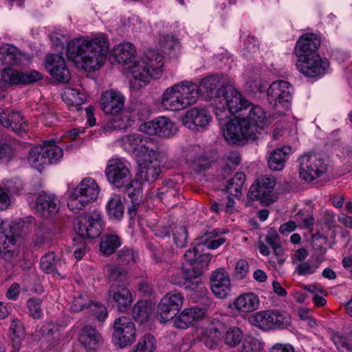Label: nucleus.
<instances>
[{
  "mask_svg": "<svg viewBox=\"0 0 352 352\" xmlns=\"http://www.w3.org/2000/svg\"><path fill=\"white\" fill-rule=\"evenodd\" d=\"M109 51L108 36L103 33L75 38L67 43L66 56L79 69L87 72L99 69Z\"/></svg>",
  "mask_w": 352,
  "mask_h": 352,
  "instance_id": "nucleus-1",
  "label": "nucleus"
},
{
  "mask_svg": "<svg viewBox=\"0 0 352 352\" xmlns=\"http://www.w3.org/2000/svg\"><path fill=\"white\" fill-rule=\"evenodd\" d=\"M276 118V115L272 118L267 116L263 108L250 102L244 116L230 119L222 126V135L228 144L242 146L256 140L261 130Z\"/></svg>",
  "mask_w": 352,
  "mask_h": 352,
  "instance_id": "nucleus-2",
  "label": "nucleus"
},
{
  "mask_svg": "<svg viewBox=\"0 0 352 352\" xmlns=\"http://www.w3.org/2000/svg\"><path fill=\"white\" fill-rule=\"evenodd\" d=\"M164 56L155 50H150L130 67L131 78L130 88L138 91L147 85L152 80L161 78L164 72Z\"/></svg>",
  "mask_w": 352,
  "mask_h": 352,
  "instance_id": "nucleus-3",
  "label": "nucleus"
},
{
  "mask_svg": "<svg viewBox=\"0 0 352 352\" xmlns=\"http://www.w3.org/2000/svg\"><path fill=\"white\" fill-rule=\"evenodd\" d=\"M214 113L219 122H223L231 116L241 117L246 113L250 102L233 86L219 88L212 99Z\"/></svg>",
  "mask_w": 352,
  "mask_h": 352,
  "instance_id": "nucleus-4",
  "label": "nucleus"
},
{
  "mask_svg": "<svg viewBox=\"0 0 352 352\" xmlns=\"http://www.w3.org/2000/svg\"><path fill=\"white\" fill-rule=\"evenodd\" d=\"M199 96L196 84L183 80L168 87L161 96V107L166 111L177 112L187 109L197 101Z\"/></svg>",
  "mask_w": 352,
  "mask_h": 352,
  "instance_id": "nucleus-5",
  "label": "nucleus"
},
{
  "mask_svg": "<svg viewBox=\"0 0 352 352\" xmlns=\"http://www.w3.org/2000/svg\"><path fill=\"white\" fill-rule=\"evenodd\" d=\"M100 192L97 182L92 177H85L75 188L67 190V206L77 213L95 201Z\"/></svg>",
  "mask_w": 352,
  "mask_h": 352,
  "instance_id": "nucleus-6",
  "label": "nucleus"
},
{
  "mask_svg": "<svg viewBox=\"0 0 352 352\" xmlns=\"http://www.w3.org/2000/svg\"><path fill=\"white\" fill-rule=\"evenodd\" d=\"M104 226L103 215L100 210L95 209L80 215L75 225L77 234L82 238L98 237Z\"/></svg>",
  "mask_w": 352,
  "mask_h": 352,
  "instance_id": "nucleus-7",
  "label": "nucleus"
},
{
  "mask_svg": "<svg viewBox=\"0 0 352 352\" xmlns=\"http://www.w3.org/2000/svg\"><path fill=\"white\" fill-rule=\"evenodd\" d=\"M138 163V175L139 178L147 182L155 181L162 173L163 168V155L160 148L154 149L136 160Z\"/></svg>",
  "mask_w": 352,
  "mask_h": 352,
  "instance_id": "nucleus-8",
  "label": "nucleus"
},
{
  "mask_svg": "<svg viewBox=\"0 0 352 352\" xmlns=\"http://www.w3.org/2000/svg\"><path fill=\"white\" fill-rule=\"evenodd\" d=\"M250 323L262 330L287 328L291 324V317L287 313L267 310L256 312L249 317Z\"/></svg>",
  "mask_w": 352,
  "mask_h": 352,
  "instance_id": "nucleus-9",
  "label": "nucleus"
},
{
  "mask_svg": "<svg viewBox=\"0 0 352 352\" xmlns=\"http://www.w3.org/2000/svg\"><path fill=\"white\" fill-rule=\"evenodd\" d=\"M120 143L123 149L133 154L136 160L159 147L155 139L142 133L125 135L121 138Z\"/></svg>",
  "mask_w": 352,
  "mask_h": 352,
  "instance_id": "nucleus-10",
  "label": "nucleus"
},
{
  "mask_svg": "<svg viewBox=\"0 0 352 352\" xmlns=\"http://www.w3.org/2000/svg\"><path fill=\"white\" fill-rule=\"evenodd\" d=\"M136 327L132 320L126 316L116 319L113 327L112 342L120 349L131 346L136 340Z\"/></svg>",
  "mask_w": 352,
  "mask_h": 352,
  "instance_id": "nucleus-11",
  "label": "nucleus"
},
{
  "mask_svg": "<svg viewBox=\"0 0 352 352\" xmlns=\"http://www.w3.org/2000/svg\"><path fill=\"white\" fill-rule=\"evenodd\" d=\"M293 87L291 84L285 80H276L273 82L269 87L267 92L268 102L276 107H282L287 111L290 106Z\"/></svg>",
  "mask_w": 352,
  "mask_h": 352,
  "instance_id": "nucleus-12",
  "label": "nucleus"
},
{
  "mask_svg": "<svg viewBox=\"0 0 352 352\" xmlns=\"http://www.w3.org/2000/svg\"><path fill=\"white\" fill-rule=\"evenodd\" d=\"M299 174L300 177L307 182L320 177L327 170L323 160L316 153H306L298 158Z\"/></svg>",
  "mask_w": 352,
  "mask_h": 352,
  "instance_id": "nucleus-13",
  "label": "nucleus"
},
{
  "mask_svg": "<svg viewBox=\"0 0 352 352\" xmlns=\"http://www.w3.org/2000/svg\"><path fill=\"white\" fill-rule=\"evenodd\" d=\"M273 177L263 176L250 186L248 196L252 200H258L261 204L268 205L275 201L273 190L276 185Z\"/></svg>",
  "mask_w": 352,
  "mask_h": 352,
  "instance_id": "nucleus-14",
  "label": "nucleus"
},
{
  "mask_svg": "<svg viewBox=\"0 0 352 352\" xmlns=\"http://www.w3.org/2000/svg\"><path fill=\"white\" fill-rule=\"evenodd\" d=\"M109 182L116 188H122L131 179L129 162L121 158H113L108 162L105 170Z\"/></svg>",
  "mask_w": 352,
  "mask_h": 352,
  "instance_id": "nucleus-15",
  "label": "nucleus"
},
{
  "mask_svg": "<svg viewBox=\"0 0 352 352\" xmlns=\"http://www.w3.org/2000/svg\"><path fill=\"white\" fill-rule=\"evenodd\" d=\"M20 234L19 223L2 221L0 224V254L5 259L14 255V245L16 237Z\"/></svg>",
  "mask_w": 352,
  "mask_h": 352,
  "instance_id": "nucleus-16",
  "label": "nucleus"
},
{
  "mask_svg": "<svg viewBox=\"0 0 352 352\" xmlns=\"http://www.w3.org/2000/svg\"><path fill=\"white\" fill-rule=\"evenodd\" d=\"M140 130L148 135L169 138L174 136L178 129L175 123L169 118L159 116L141 124Z\"/></svg>",
  "mask_w": 352,
  "mask_h": 352,
  "instance_id": "nucleus-17",
  "label": "nucleus"
},
{
  "mask_svg": "<svg viewBox=\"0 0 352 352\" xmlns=\"http://www.w3.org/2000/svg\"><path fill=\"white\" fill-rule=\"evenodd\" d=\"M329 66L328 60L322 58L318 54L298 58L296 62L297 69L303 75L311 78L323 76Z\"/></svg>",
  "mask_w": 352,
  "mask_h": 352,
  "instance_id": "nucleus-18",
  "label": "nucleus"
},
{
  "mask_svg": "<svg viewBox=\"0 0 352 352\" xmlns=\"http://www.w3.org/2000/svg\"><path fill=\"white\" fill-rule=\"evenodd\" d=\"M211 120L210 112L205 108L197 107L187 110L182 118L184 126L195 131L206 130Z\"/></svg>",
  "mask_w": 352,
  "mask_h": 352,
  "instance_id": "nucleus-19",
  "label": "nucleus"
},
{
  "mask_svg": "<svg viewBox=\"0 0 352 352\" xmlns=\"http://www.w3.org/2000/svg\"><path fill=\"white\" fill-rule=\"evenodd\" d=\"M107 300L116 306L119 311L124 312L131 307L133 296L131 291L126 286L113 283L109 289Z\"/></svg>",
  "mask_w": 352,
  "mask_h": 352,
  "instance_id": "nucleus-20",
  "label": "nucleus"
},
{
  "mask_svg": "<svg viewBox=\"0 0 352 352\" xmlns=\"http://www.w3.org/2000/svg\"><path fill=\"white\" fill-rule=\"evenodd\" d=\"M125 98L120 91L113 89L103 92L100 98V104L103 111L107 114L120 113L124 105Z\"/></svg>",
  "mask_w": 352,
  "mask_h": 352,
  "instance_id": "nucleus-21",
  "label": "nucleus"
},
{
  "mask_svg": "<svg viewBox=\"0 0 352 352\" xmlns=\"http://www.w3.org/2000/svg\"><path fill=\"white\" fill-rule=\"evenodd\" d=\"M210 288L214 295L219 298H226L231 289L228 274L223 268L214 271L210 277Z\"/></svg>",
  "mask_w": 352,
  "mask_h": 352,
  "instance_id": "nucleus-22",
  "label": "nucleus"
},
{
  "mask_svg": "<svg viewBox=\"0 0 352 352\" xmlns=\"http://www.w3.org/2000/svg\"><path fill=\"white\" fill-rule=\"evenodd\" d=\"M59 200L54 195L40 194L34 204L35 212L43 218H50L59 210Z\"/></svg>",
  "mask_w": 352,
  "mask_h": 352,
  "instance_id": "nucleus-23",
  "label": "nucleus"
},
{
  "mask_svg": "<svg viewBox=\"0 0 352 352\" xmlns=\"http://www.w3.org/2000/svg\"><path fill=\"white\" fill-rule=\"evenodd\" d=\"M45 67L51 76L60 82H67L69 72L64 58L59 54H50L45 57Z\"/></svg>",
  "mask_w": 352,
  "mask_h": 352,
  "instance_id": "nucleus-24",
  "label": "nucleus"
},
{
  "mask_svg": "<svg viewBox=\"0 0 352 352\" xmlns=\"http://www.w3.org/2000/svg\"><path fill=\"white\" fill-rule=\"evenodd\" d=\"M260 307V299L253 292L244 293L237 296L229 307L239 314H247L257 310Z\"/></svg>",
  "mask_w": 352,
  "mask_h": 352,
  "instance_id": "nucleus-25",
  "label": "nucleus"
},
{
  "mask_svg": "<svg viewBox=\"0 0 352 352\" xmlns=\"http://www.w3.org/2000/svg\"><path fill=\"white\" fill-rule=\"evenodd\" d=\"M203 246L199 243V238L197 239L196 245L190 248L184 254V258L190 265H194L199 271L204 270L208 266L211 260V255L208 253H204Z\"/></svg>",
  "mask_w": 352,
  "mask_h": 352,
  "instance_id": "nucleus-26",
  "label": "nucleus"
},
{
  "mask_svg": "<svg viewBox=\"0 0 352 352\" xmlns=\"http://www.w3.org/2000/svg\"><path fill=\"white\" fill-rule=\"evenodd\" d=\"M320 45V38L314 34H305L300 36L296 45L295 53L298 58L307 57L318 54Z\"/></svg>",
  "mask_w": 352,
  "mask_h": 352,
  "instance_id": "nucleus-27",
  "label": "nucleus"
},
{
  "mask_svg": "<svg viewBox=\"0 0 352 352\" xmlns=\"http://www.w3.org/2000/svg\"><path fill=\"white\" fill-rule=\"evenodd\" d=\"M0 122L3 126L10 128L19 135H22L28 130L26 120L18 111H12L6 116L3 110L0 109Z\"/></svg>",
  "mask_w": 352,
  "mask_h": 352,
  "instance_id": "nucleus-28",
  "label": "nucleus"
},
{
  "mask_svg": "<svg viewBox=\"0 0 352 352\" xmlns=\"http://www.w3.org/2000/svg\"><path fill=\"white\" fill-rule=\"evenodd\" d=\"M195 272L191 268H186L183 267V273L185 278L184 289L195 293L202 294L204 292L206 288L204 284L199 277V274L201 273Z\"/></svg>",
  "mask_w": 352,
  "mask_h": 352,
  "instance_id": "nucleus-29",
  "label": "nucleus"
},
{
  "mask_svg": "<svg viewBox=\"0 0 352 352\" xmlns=\"http://www.w3.org/2000/svg\"><path fill=\"white\" fill-rule=\"evenodd\" d=\"M135 47L129 42H124L115 45L111 51L118 63L126 64L131 60L135 55Z\"/></svg>",
  "mask_w": 352,
  "mask_h": 352,
  "instance_id": "nucleus-30",
  "label": "nucleus"
},
{
  "mask_svg": "<svg viewBox=\"0 0 352 352\" xmlns=\"http://www.w3.org/2000/svg\"><path fill=\"white\" fill-rule=\"evenodd\" d=\"M291 151L292 148L288 146L274 150L268 158L269 168L273 170H281Z\"/></svg>",
  "mask_w": 352,
  "mask_h": 352,
  "instance_id": "nucleus-31",
  "label": "nucleus"
},
{
  "mask_svg": "<svg viewBox=\"0 0 352 352\" xmlns=\"http://www.w3.org/2000/svg\"><path fill=\"white\" fill-rule=\"evenodd\" d=\"M21 52L15 46L3 44L0 47V65H14L21 60Z\"/></svg>",
  "mask_w": 352,
  "mask_h": 352,
  "instance_id": "nucleus-32",
  "label": "nucleus"
},
{
  "mask_svg": "<svg viewBox=\"0 0 352 352\" xmlns=\"http://www.w3.org/2000/svg\"><path fill=\"white\" fill-rule=\"evenodd\" d=\"M107 213L110 219L120 220L124 214V204L120 195L113 194L106 204Z\"/></svg>",
  "mask_w": 352,
  "mask_h": 352,
  "instance_id": "nucleus-33",
  "label": "nucleus"
},
{
  "mask_svg": "<svg viewBox=\"0 0 352 352\" xmlns=\"http://www.w3.org/2000/svg\"><path fill=\"white\" fill-rule=\"evenodd\" d=\"M63 100L69 106H80L85 102L86 96L78 89L65 87L61 94Z\"/></svg>",
  "mask_w": 352,
  "mask_h": 352,
  "instance_id": "nucleus-34",
  "label": "nucleus"
},
{
  "mask_svg": "<svg viewBox=\"0 0 352 352\" xmlns=\"http://www.w3.org/2000/svg\"><path fill=\"white\" fill-rule=\"evenodd\" d=\"M28 161L32 168L39 171L43 169L44 165L47 164V160L45 156L43 144L33 146L30 149Z\"/></svg>",
  "mask_w": 352,
  "mask_h": 352,
  "instance_id": "nucleus-35",
  "label": "nucleus"
},
{
  "mask_svg": "<svg viewBox=\"0 0 352 352\" xmlns=\"http://www.w3.org/2000/svg\"><path fill=\"white\" fill-rule=\"evenodd\" d=\"M153 310V307L150 302L144 300L138 301L133 308V316L137 322L144 323L150 318Z\"/></svg>",
  "mask_w": 352,
  "mask_h": 352,
  "instance_id": "nucleus-36",
  "label": "nucleus"
},
{
  "mask_svg": "<svg viewBox=\"0 0 352 352\" xmlns=\"http://www.w3.org/2000/svg\"><path fill=\"white\" fill-rule=\"evenodd\" d=\"M100 335L95 329L85 327L80 334L79 341L85 348L94 349L100 341Z\"/></svg>",
  "mask_w": 352,
  "mask_h": 352,
  "instance_id": "nucleus-37",
  "label": "nucleus"
},
{
  "mask_svg": "<svg viewBox=\"0 0 352 352\" xmlns=\"http://www.w3.org/2000/svg\"><path fill=\"white\" fill-rule=\"evenodd\" d=\"M10 331L12 340V352H18L25 336V329L22 322L18 319H14L10 325Z\"/></svg>",
  "mask_w": 352,
  "mask_h": 352,
  "instance_id": "nucleus-38",
  "label": "nucleus"
},
{
  "mask_svg": "<svg viewBox=\"0 0 352 352\" xmlns=\"http://www.w3.org/2000/svg\"><path fill=\"white\" fill-rule=\"evenodd\" d=\"M220 233L221 232L217 230H213L210 232H206L202 236L198 237L199 239V243H201L203 247H206L208 249H217L226 241L224 237L221 236L217 238Z\"/></svg>",
  "mask_w": 352,
  "mask_h": 352,
  "instance_id": "nucleus-39",
  "label": "nucleus"
},
{
  "mask_svg": "<svg viewBox=\"0 0 352 352\" xmlns=\"http://www.w3.org/2000/svg\"><path fill=\"white\" fill-rule=\"evenodd\" d=\"M121 245L118 236L109 234L103 236L99 245V250L104 255L112 254Z\"/></svg>",
  "mask_w": 352,
  "mask_h": 352,
  "instance_id": "nucleus-40",
  "label": "nucleus"
},
{
  "mask_svg": "<svg viewBox=\"0 0 352 352\" xmlns=\"http://www.w3.org/2000/svg\"><path fill=\"white\" fill-rule=\"evenodd\" d=\"M245 181V175L243 173H236L230 179L226 186V192L230 196L239 197L241 195V189Z\"/></svg>",
  "mask_w": 352,
  "mask_h": 352,
  "instance_id": "nucleus-41",
  "label": "nucleus"
},
{
  "mask_svg": "<svg viewBox=\"0 0 352 352\" xmlns=\"http://www.w3.org/2000/svg\"><path fill=\"white\" fill-rule=\"evenodd\" d=\"M45 156L47 160V164H56L62 158L63 149L56 145L52 140L45 142L43 144Z\"/></svg>",
  "mask_w": 352,
  "mask_h": 352,
  "instance_id": "nucleus-42",
  "label": "nucleus"
},
{
  "mask_svg": "<svg viewBox=\"0 0 352 352\" xmlns=\"http://www.w3.org/2000/svg\"><path fill=\"white\" fill-rule=\"evenodd\" d=\"M157 342L151 334L142 337L136 344L132 352H155Z\"/></svg>",
  "mask_w": 352,
  "mask_h": 352,
  "instance_id": "nucleus-43",
  "label": "nucleus"
},
{
  "mask_svg": "<svg viewBox=\"0 0 352 352\" xmlns=\"http://www.w3.org/2000/svg\"><path fill=\"white\" fill-rule=\"evenodd\" d=\"M104 273L109 281L125 283L127 280L126 272L118 266L107 265L104 267Z\"/></svg>",
  "mask_w": 352,
  "mask_h": 352,
  "instance_id": "nucleus-44",
  "label": "nucleus"
},
{
  "mask_svg": "<svg viewBox=\"0 0 352 352\" xmlns=\"http://www.w3.org/2000/svg\"><path fill=\"white\" fill-rule=\"evenodd\" d=\"M4 82L9 85H19L25 82V74L12 68H5L1 74Z\"/></svg>",
  "mask_w": 352,
  "mask_h": 352,
  "instance_id": "nucleus-45",
  "label": "nucleus"
},
{
  "mask_svg": "<svg viewBox=\"0 0 352 352\" xmlns=\"http://www.w3.org/2000/svg\"><path fill=\"white\" fill-rule=\"evenodd\" d=\"M243 333L237 327H231L226 331L223 340L224 343L230 347L238 346L243 340Z\"/></svg>",
  "mask_w": 352,
  "mask_h": 352,
  "instance_id": "nucleus-46",
  "label": "nucleus"
},
{
  "mask_svg": "<svg viewBox=\"0 0 352 352\" xmlns=\"http://www.w3.org/2000/svg\"><path fill=\"white\" fill-rule=\"evenodd\" d=\"M184 300V296L180 292L173 291L165 294L161 301L175 311H179L182 307Z\"/></svg>",
  "mask_w": 352,
  "mask_h": 352,
  "instance_id": "nucleus-47",
  "label": "nucleus"
},
{
  "mask_svg": "<svg viewBox=\"0 0 352 352\" xmlns=\"http://www.w3.org/2000/svg\"><path fill=\"white\" fill-rule=\"evenodd\" d=\"M3 185L6 192H9L10 197L12 195H21L25 188L23 181L19 178H13L6 180L3 182Z\"/></svg>",
  "mask_w": 352,
  "mask_h": 352,
  "instance_id": "nucleus-48",
  "label": "nucleus"
},
{
  "mask_svg": "<svg viewBox=\"0 0 352 352\" xmlns=\"http://www.w3.org/2000/svg\"><path fill=\"white\" fill-rule=\"evenodd\" d=\"M57 265L54 252L45 254L41 259V269L46 274H54L57 269Z\"/></svg>",
  "mask_w": 352,
  "mask_h": 352,
  "instance_id": "nucleus-49",
  "label": "nucleus"
},
{
  "mask_svg": "<svg viewBox=\"0 0 352 352\" xmlns=\"http://www.w3.org/2000/svg\"><path fill=\"white\" fill-rule=\"evenodd\" d=\"M219 330L217 327L208 329L206 335L203 338V342L210 349H215L219 344Z\"/></svg>",
  "mask_w": 352,
  "mask_h": 352,
  "instance_id": "nucleus-50",
  "label": "nucleus"
},
{
  "mask_svg": "<svg viewBox=\"0 0 352 352\" xmlns=\"http://www.w3.org/2000/svg\"><path fill=\"white\" fill-rule=\"evenodd\" d=\"M267 87V82L263 81L258 74L250 76L246 81L245 88L252 93L262 92Z\"/></svg>",
  "mask_w": 352,
  "mask_h": 352,
  "instance_id": "nucleus-51",
  "label": "nucleus"
},
{
  "mask_svg": "<svg viewBox=\"0 0 352 352\" xmlns=\"http://www.w3.org/2000/svg\"><path fill=\"white\" fill-rule=\"evenodd\" d=\"M320 262L318 258H310L307 261L300 263L296 267L299 275L305 276L314 274L320 267Z\"/></svg>",
  "mask_w": 352,
  "mask_h": 352,
  "instance_id": "nucleus-52",
  "label": "nucleus"
},
{
  "mask_svg": "<svg viewBox=\"0 0 352 352\" xmlns=\"http://www.w3.org/2000/svg\"><path fill=\"white\" fill-rule=\"evenodd\" d=\"M175 311L160 300L157 308V318L161 323H166L171 320H173L175 316Z\"/></svg>",
  "mask_w": 352,
  "mask_h": 352,
  "instance_id": "nucleus-53",
  "label": "nucleus"
},
{
  "mask_svg": "<svg viewBox=\"0 0 352 352\" xmlns=\"http://www.w3.org/2000/svg\"><path fill=\"white\" fill-rule=\"evenodd\" d=\"M263 349V344L251 336L245 337L241 352H260Z\"/></svg>",
  "mask_w": 352,
  "mask_h": 352,
  "instance_id": "nucleus-54",
  "label": "nucleus"
},
{
  "mask_svg": "<svg viewBox=\"0 0 352 352\" xmlns=\"http://www.w3.org/2000/svg\"><path fill=\"white\" fill-rule=\"evenodd\" d=\"M42 300L38 298H30L27 300L26 305L30 315L33 318H41L43 316L41 308Z\"/></svg>",
  "mask_w": 352,
  "mask_h": 352,
  "instance_id": "nucleus-55",
  "label": "nucleus"
},
{
  "mask_svg": "<svg viewBox=\"0 0 352 352\" xmlns=\"http://www.w3.org/2000/svg\"><path fill=\"white\" fill-rule=\"evenodd\" d=\"M185 310L187 311L188 318L190 322H191L192 326L197 322L203 320L207 314L206 307H199L197 306L187 307L185 308Z\"/></svg>",
  "mask_w": 352,
  "mask_h": 352,
  "instance_id": "nucleus-56",
  "label": "nucleus"
},
{
  "mask_svg": "<svg viewBox=\"0 0 352 352\" xmlns=\"http://www.w3.org/2000/svg\"><path fill=\"white\" fill-rule=\"evenodd\" d=\"M287 257V256L285 252L284 248L280 245L273 248V253L270 258V263L273 267L276 268L283 265Z\"/></svg>",
  "mask_w": 352,
  "mask_h": 352,
  "instance_id": "nucleus-57",
  "label": "nucleus"
},
{
  "mask_svg": "<svg viewBox=\"0 0 352 352\" xmlns=\"http://www.w3.org/2000/svg\"><path fill=\"white\" fill-rule=\"evenodd\" d=\"M141 182L134 179L124 186L126 193L131 198L132 201H138V197L141 193Z\"/></svg>",
  "mask_w": 352,
  "mask_h": 352,
  "instance_id": "nucleus-58",
  "label": "nucleus"
},
{
  "mask_svg": "<svg viewBox=\"0 0 352 352\" xmlns=\"http://www.w3.org/2000/svg\"><path fill=\"white\" fill-rule=\"evenodd\" d=\"M114 117L112 122V127L114 129H125L131 126V120L127 116H125L122 112L117 114H113Z\"/></svg>",
  "mask_w": 352,
  "mask_h": 352,
  "instance_id": "nucleus-59",
  "label": "nucleus"
},
{
  "mask_svg": "<svg viewBox=\"0 0 352 352\" xmlns=\"http://www.w3.org/2000/svg\"><path fill=\"white\" fill-rule=\"evenodd\" d=\"M175 327L181 329H186L191 327V322L188 318L187 311L183 309L178 315H175L173 320Z\"/></svg>",
  "mask_w": 352,
  "mask_h": 352,
  "instance_id": "nucleus-60",
  "label": "nucleus"
},
{
  "mask_svg": "<svg viewBox=\"0 0 352 352\" xmlns=\"http://www.w3.org/2000/svg\"><path fill=\"white\" fill-rule=\"evenodd\" d=\"M187 230L184 226L177 227L173 232V239L176 245L179 248L185 246L187 241Z\"/></svg>",
  "mask_w": 352,
  "mask_h": 352,
  "instance_id": "nucleus-61",
  "label": "nucleus"
},
{
  "mask_svg": "<svg viewBox=\"0 0 352 352\" xmlns=\"http://www.w3.org/2000/svg\"><path fill=\"white\" fill-rule=\"evenodd\" d=\"M332 340L340 352H352V345L346 338L338 334H333Z\"/></svg>",
  "mask_w": 352,
  "mask_h": 352,
  "instance_id": "nucleus-62",
  "label": "nucleus"
},
{
  "mask_svg": "<svg viewBox=\"0 0 352 352\" xmlns=\"http://www.w3.org/2000/svg\"><path fill=\"white\" fill-rule=\"evenodd\" d=\"M93 315L100 322H103L107 317L108 313L104 305L100 303H94L87 307Z\"/></svg>",
  "mask_w": 352,
  "mask_h": 352,
  "instance_id": "nucleus-63",
  "label": "nucleus"
},
{
  "mask_svg": "<svg viewBox=\"0 0 352 352\" xmlns=\"http://www.w3.org/2000/svg\"><path fill=\"white\" fill-rule=\"evenodd\" d=\"M178 190L173 187V184L170 183L159 189L158 197L163 201H168L170 197H175Z\"/></svg>",
  "mask_w": 352,
  "mask_h": 352,
  "instance_id": "nucleus-64",
  "label": "nucleus"
}]
</instances>
